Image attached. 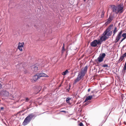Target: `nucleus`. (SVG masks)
Wrapping results in <instances>:
<instances>
[{"label": "nucleus", "mask_w": 126, "mask_h": 126, "mask_svg": "<svg viewBox=\"0 0 126 126\" xmlns=\"http://www.w3.org/2000/svg\"><path fill=\"white\" fill-rule=\"evenodd\" d=\"M34 27H35V28H37V26H36L35 25H34Z\"/></svg>", "instance_id": "27"}, {"label": "nucleus", "mask_w": 126, "mask_h": 126, "mask_svg": "<svg viewBox=\"0 0 126 126\" xmlns=\"http://www.w3.org/2000/svg\"><path fill=\"white\" fill-rule=\"evenodd\" d=\"M105 56L106 54L105 53H103L102 54H100L97 59L98 62L99 63L102 62L104 58H105Z\"/></svg>", "instance_id": "7"}, {"label": "nucleus", "mask_w": 126, "mask_h": 126, "mask_svg": "<svg viewBox=\"0 0 126 126\" xmlns=\"http://www.w3.org/2000/svg\"><path fill=\"white\" fill-rule=\"evenodd\" d=\"M4 95L6 96H8L9 95V93L7 91H5L4 92Z\"/></svg>", "instance_id": "17"}, {"label": "nucleus", "mask_w": 126, "mask_h": 126, "mask_svg": "<svg viewBox=\"0 0 126 126\" xmlns=\"http://www.w3.org/2000/svg\"><path fill=\"white\" fill-rule=\"evenodd\" d=\"M126 38L125 37H123V38L121 40L120 43L122 42L124 40H125Z\"/></svg>", "instance_id": "24"}, {"label": "nucleus", "mask_w": 126, "mask_h": 126, "mask_svg": "<svg viewBox=\"0 0 126 126\" xmlns=\"http://www.w3.org/2000/svg\"><path fill=\"white\" fill-rule=\"evenodd\" d=\"M104 12L103 11L102 12L101 17H103L104 16Z\"/></svg>", "instance_id": "21"}, {"label": "nucleus", "mask_w": 126, "mask_h": 126, "mask_svg": "<svg viewBox=\"0 0 126 126\" xmlns=\"http://www.w3.org/2000/svg\"><path fill=\"white\" fill-rule=\"evenodd\" d=\"M118 0V1H119V0Z\"/></svg>", "instance_id": "34"}, {"label": "nucleus", "mask_w": 126, "mask_h": 126, "mask_svg": "<svg viewBox=\"0 0 126 126\" xmlns=\"http://www.w3.org/2000/svg\"><path fill=\"white\" fill-rule=\"evenodd\" d=\"M61 112H65V111H64V110H63V111H61Z\"/></svg>", "instance_id": "32"}, {"label": "nucleus", "mask_w": 126, "mask_h": 126, "mask_svg": "<svg viewBox=\"0 0 126 126\" xmlns=\"http://www.w3.org/2000/svg\"><path fill=\"white\" fill-rule=\"evenodd\" d=\"M124 66H126V63H125V64Z\"/></svg>", "instance_id": "31"}, {"label": "nucleus", "mask_w": 126, "mask_h": 126, "mask_svg": "<svg viewBox=\"0 0 126 126\" xmlns=\"http://www.w3.org/2000/svg\"><path fill=\"white\" fill-rule=\"evenodd\" d=\"M48 76L46 74L43 73H40L35 75L33 77V79L34 81H36L40 77H48Z\"/></svg>", "instance_id": "4"}, {"label": "nucleus", "mask_w": 126, "mask_h": 126, "mask_svg": "<svg viewBox=\"0 0 126 126\" xmlns=\"http://www.w3.org/2000/svg\"><path fill=\"white\" fill-rule=\"evenodd\" d=\"M103 67H108V65L107 64H105L103 65L102 66Z\"/></svg>", "instance_id": "23"}, {"label": "nucleus", "mask_w": 126, "mask_h": 126, "mask_svg": "<svg viewBox=\"0 0 126 126\" xmlns=\"http://www.w3.org/2000/svg\"><path fill=\"white\" fill-rule=\"evenodd\" d=\"M90 88L88 90V92H90Z\"/></svg>", "instance_id": "29"}, {"label": "nucleus", "mask_w": 126, "mask_h": 126, "mask_svg": "<svg viewBox=\"0 0 126 126\" xmlns=\"http://www.w3.org/2000/svg\"><path fill=\"white\" fill-rule=\"evenodd\" d=\"M126 57V52L124 54L121 55L118 61L117 62L118 63H120L124 59V58Z\"/></svg>", "instance_id": "9"}, {"label": "nucleus", "mask_w": 126, "mask_h": 126, "mask_svg": "<svg viewBox=\"0 0 126 126\" xmlns=\"http://www.w3.org/2000/svg\"><path fill=\"white\" fill-rule=\"evenodd\" d=\"M93 96L92 95H90L87 97L86 98L84 101V102H86L88 100H90L92 98Z\"/></svg>", "instance_id": "12"}, {"label": "nucleus", "mask_w": 126, "mask_h": 126, "mask_svg": "<svg viewBox=\"0 0 126 126\" xmlns=\"http://www.w3.org/2000/svg\"><path fill=\"white\" fill-rule=\"evenodd\" d=\"M117 28L116 26H115L114 28V29L113 32V36L115 35V33L117 32Z\"/></svg>", "instance_id": "16"}, {"label": "nucleus", "mask_w": 126, "mask_h": 126, "mask_svg": "<svg viewBox=\"0 0 126 126\" xmlns=\"http://www.w3.org/2000/svg\"><path fill=\"white\" fill-rule=\"evenodd\" d=\"M69 72L67 70H66L65 71L63 72L62 74L63 75H65L67 74Z\"/></svg>", "instance_id": "15"}, {"label": "nucleus", "mask_w": 126, "mask_h": 126, "mask_svg": "<svg viewBox=\"0 0 126 126\" xmlns=\"http://www.w3.org/2000/svg\"><path fill=\"white\" fill-rule=\"evenodd\" d=\"M24 45V43H20L19 42V43L17 48L20 51H22V47H23Z\"/></svg>", "instance_id": "11"}, {"label": "nucleus", "mask_w": 126, "mask_h": 126, "mask_svg": "<svg viewBox=\"0 0 126 126\" xmlns=\"http://www.w3.org/2000/svg\"><path fill=\"white\" fill-rule=\"evenodd\" d=\"M2 87V85L0 83V89H1Z\"/></svg>", "instance_id": "28"}, {"label": "nucleus", "mask_w": 126, "mask_h": 126, "mask_svg": "<svg viewBox=\"0 0 126 126\" xmlns=\"http://www.w3.org/2000/svg\"><path fill=\"white\" fill-rule=\"evenodd\" d=\"M110 6L112 12L116 14L118 13L121 14L124 11V7L123 4H120L117 6L111 5Z\"/></svg>", "instance_id": "1"}, {"label": "nucleus", "mask_w": 126, "mask_h": 126, "mask_svg": "<svg viewBox=\"0 0 126 126\" xmlns=\"http://www.w3.org/2000/svg\"><path fill=\"white\" fill-rule=\"evenodd\" d=\"M32 68H33L34 71V72H36L38 70V67H37L36 66H34L33 67H32Z\"/></svg>", "instance_id": "18"}, {"label": "nucleus", "mask_w": 126, "mask_h": 126, "mask_svg": "<svg viewBox=\"0 0 126 126\" xmlns=\"http://www.w3.org/2000/svg\"><path fill=\"white\" fill-rule=\"evenodd\" d=\"M29 99L28 98H26V102H28L29 101Z\"/></svg>", "instance_id": "25"}, {"label": "nucleus", "mask_w": 126, "mask_h": 126, "mask_svg": "<svg viewBox=\"0 0 126 126\" xmlns=\"http://www.w3.org/2000/svg\"><path fill=\"white\" fill-rule=\"evenodd\" d=\"M126 66H124L123 69L122 70V73L124 74L126 72Z\"/></svg>", "instance_id": "14"}, {"label": "nucleus", "mask_w": 126, "mask_h": 126, "mask_svg": "<svg viewBox=\"0 0 126 126\" xmlns=\"http://www.w3.org/2000/svg\"><path fill=\"white\" fill-rule=\"evenodd\" d=\"M103 35L101 36L100 38V40L101 42H102L103 41H105L106 39L108 38V37L105 34H103Z\"/></svg>", "instance_id": "10"}, {"label": "nucleus", "mask_w": 126, "mask_h": 126, "mask_svg": "<svg viewBox=\"0 0 126 126\" xmlns=\"http://www.w3.org/2000/svg\"><path fill=\"white\" fill-rule=\"evenodd\" d=\"M87 66H86L83 69H82L80 73H79L78 77L74 80V84L79 81L83 77L87 71Z\"/></svg>", "instance_id": "2"}, {"label": "nucleus", "mask_w": 126, "mask_h": 126, "mask_svg": "<svg viewBox=\"0 0 126 126\" xmlns=\"http://www.w3.org/2000/svg\"><path fill=\"white\" fill-rule=\"evenodd\" d=\"M122 31H121L117 35L116 37L115 40L114 41L115 43H117L120 40V39L122 37Z\"/></svg>", "instance_id": "8"}, {"label": "nucleus", "mask_w": 126, "mask_h": 126, "mask_svg": "<svg viewBox=\"0 0 126 126\" xmlns=\"http://www.w3.org/2000/svg\"><path fill=\"white\" fill-rule=\"evenodd\" d=\"M113 26L112 24L110 25L103 33V34H105V35H106L109 37L112 34V31H111V30Z\"/></svg>", "instance_id": "5"}, {"label": "nucleus", "mask_w": 126, "mask_h": 126, "mask_svg": "<svg viewBox=\"0 0 126 126\" xmlns=\"http://www.w3.org/2000/svg\"><path fill=\"white\" fill-rule=\"evenodd\" d=\"M64 44H63V46L62 47V51H64Z\"/></svg>", "instance_id": "26"}, {"label": "nucleus", "mask_w": 126, "mask_h": 126, "mask_svg": "<svg viewBox=\"0 0 126 126\" xmlns=\"http://www.w3.org/2000/svg\"><path fill=\"white\" fill-rule=\"evenodd\" d=\"M101 44V41L100 40H95L91 43V46L93 47H96L97 46V44L99 45Z\"/></svg>", "instance_id": "6"}, {"label": "nucleus", "mask_w": 126, "mask_h": 126, "mask_svg": "<svg viewBox=\"0 0 126 126\" xmlns=\"http://www.w3.org/2000/svg\"><path fill=\"white\" fill-rule=\"evenodd\" d=\"M88 102H87V103H86V105H87V104H88V103H87Z\"/></svg>", "instance_id": "33"}, {"label": "nucleus", "mask_w": 126, "mask_h": 126, "mask_svg": "<svg viewBox=\"0 0 126 126\" xmlns=\"http://www.w3.org/2000/svg\"><path fill=\"white\" fill-rule=\"evenodd\" d=\"M112 20V17L111 16H110L107 21V22L108 23H110L111 21Z\"/></svg>", "instance_id": "13"}, {"label": "nucleus", "mask_w": 126, "mask_h": 126, "mask_svg": "<svg viewBox=\"0 0 126 126\" xmlns=\"http://www.w3.org/2000/svg\"><path fill=\"white\" fill-rule=\"evenodd\" d=\"M2 110L4 108L3 107H1L0 108Z\"/></svg>", "instance_id": "30"}, {"label": "nucleus", "mask_w": 126, "mask_h": 126, "mask_svg": "<svg viewBox=\"0 0 126 126\" xmlns=\"http://www.w3.org/2000/svg\"><path fill=\"white\" fill-rule=\"evenodd\" d=\"M34 116V115L33 113L29 114L24 119L23 125L25 126L29 123Z\"/></svg>", "instance_id": "3"}, {"label": "nucleus", "mask_w": 126, "mask_h": 126, "mask_svg": "<svg viewBox=\"0 0 126 126\" xmlns=\"http://www.w3.org/2000/svg\"><path fill=\"white\" fill-rule=\"evenodd\" d=\"M79 126H83V125L82 122H80L79 124Z\"/></svg>", "instance_id": "22"}, {"label": "nucleus", "mask_w": 126, "mask_h": 126, "mask_svg": "<svg viewBox=\"0 0 126 126\" xmlns=\"http://www.w3.org/2000/svg\"><path fill=\"white\" fill-rule=\"evenodd\" d=\"M71 98L69 97H67L66 98V101L67 103H69V100H71Z\"/></svg>", "instance_id": "19"}, {"label": "nucleus", "mask_w": 126, "mask_h": 126, "mask_svg": "<svg viewBox=\"0 0 126 126\" xmlns=\"http://www.w3.org/2000/svg\"><path fill=\"white\" fill-rule=\"evenodd\" d=\"M122 36L123 37H125V38H126V33H123L122 34Z\"/></svg>", "instance_id": "20"}]
</instances>
